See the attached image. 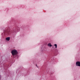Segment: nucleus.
Wrapping results in <instances>:
<instances>
[{
    "label": "nucleus",
    "instance_id": "obj_1",
    "mask_svg": "<svg viewBox=\"0 0 80 80\" xmlns=\"http://www.w3.org/2000/svg\"><path fill=\"white\" fill-rule=\"evenodd\" d=\"M11 53L13 56H15V55H17V53H18L17 51L16 50H12L11 52Z\"/></svg>",
    "mask_w": 80,
    "mask_h": 80
},
{
    "label": "nucleus",
    "instance_id": "obj_6",
    "mask_svg": "<svg viewBox=\"0 0 80 80\" xmlns=\"http://www.w3.org/2000/svg\"><path fill=\"white\" fill-rule=\"evenodd\" d=\"M54 46L56 47V48H57V44H55Z\"/></svg>",
    "mask_w": 80,
    "mask_h": 80
},
{
    "label": "nucleus",
    "instance_id": "obj_3",
    "mask_svg": "<svg viewBox=\"0 0 80 80\" xmlns=\"http://www.w3.org/2000/svg\"><path fill=\"white\" fill-rule=\"evenodd\" d=\"M76 66L78 67H80V62H76Z\"/></svg>",
    "mask_w": 80,
    "mask_h": 80
},
{
    "label": "nucleus",
    "instance_id": "obj_4",
    "mask_svg": "<svg viewBox=\"0 0 80 80\" xmlns=\"http://www.w3.org/2000/svg\"><path fill=\"white\" fill-rule=\"evenodd\" d=\"M10 39V37H8L6 38V40L7 41H9Z\"/></svg>",
    "mask_w": 80,
    "mask_h": 80
},
{
    "label": "nucleus",
    "instance_id": "obj_7",
    "mask_svg": "<svg viewBox=\"0 0 80 80\" xmlns=\"http://www.w3.org/2000/svg\"><path fill=\"white\" fill-rule=\"evenodd\" d=\"M36 67H37V65H36Z\"/></svg>",
    "mask_w": 80,
    "mask_h": 80
},
{
    "label": "nucleus",
    "instance_id": "obj_2",
    "mask_svg": "<svg viewBox=\"0 0 80 80\" xmlns=\"http://www.w3.org/2000/svg\"><path fill=\"white\" fill-rule=\"evenodd\" d=\"M4 33L5 35H8L9 34V30H5L4 31Z\"/></svg>",
    "mask_w": 80,
    "mask_h": 80
},
{
    "label": "nucleus",
    "instance_id": "obj_5",
    "mask_svg": "<svg viewBox=\"0 0 80 80\" xmlns=\"http://www.w3.org/2000/svg\"><path fill=\"white\" fill-rule=\"evenodd\" d=\"M48 46H49V47H52V45H51V44H50V43H49L48 44Z\"/></svg>",
    "mask_w": 80,
    "mask_h": 80
}]
</instances>
